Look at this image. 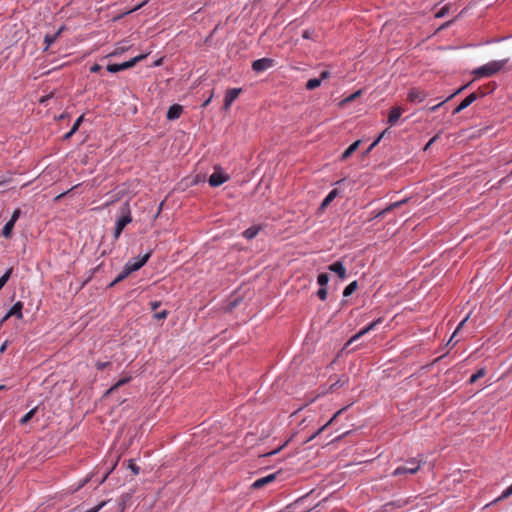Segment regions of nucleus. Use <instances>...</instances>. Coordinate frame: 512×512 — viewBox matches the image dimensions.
<instances>
[{
    "instance_id": "nucleus-11",
    "label": "nucleus",
    "mask_w": 512,
    "mask_h": 512,
    "mask_svg": "<svg viewBox=\"0 0 512 512\" xmlns=\"http://www.w3.org/2000/svg\"><path fill=\"white\" fill-rule=\"evenodd\" d=\"M229 176L225 175L222 172L215 171L210 177H209V185L212 187H218L228 181Z\"/></svg>"
},
{
    "instance_id": "nucleus-48",
    "label": "nucleus",
    "mask_w": 512,
    "mask_h": 512,
    "mask_svg": "<svg viewBox=\"0 0 512 512\" xmlns=\"http://www.w3.org/2000/svg\"><path fill=\"white\" fill-rule=\"evenodd\" d=\"M101 66L99 64H94L90 67V72L91 73H97L101 70Z\"/></svg>"
},
{
    "instance_id": "nucleus-54",
    "label": "nucleus",
    "mask_w": 512,
    "mask_h": 512,
    "mask_svg": "<svg viewBox=\"0 0 512 512\" xmlns=\"http://www.w3.org/2000/svg\"><path fill=\"white\" fill-rule=\"evenodd\" d=\"M359 94H360V91H357L356 93H354V94H352L350 97H348L346 100H347V101H351V100H353L355 97H357Z\"/></svg>"
},
{
    "instance_id": "nucleus-51",
    "label": "nucleus",
    "mask_w": 512,
    "mask_h": 512,
    "mask_svg": "<svg viewBox=\"0 0 512 512\" xmlns=\"http://www.w3.org/2000/svg\"><path fill=\"white\" fill-rule=\"evenodd\" d=\"M150 305H151L152 310H156L160 306V302L154 301V302H151Z\"/></svg>"
},
{
    "instance_id": "nucleus-15",
    "label": "nucleus",
    "mask_w": 512,
    "mask_h": 512,
    "mask_svg": "<svg viewBox=\"0 0 512 512\" xmlns=\"http://www.w3.org/2000/svg\"><path fill=\"white\" fill-rule=\"evenodd\" d=\"M407 202V199H403L401 201H397V202H394V203H391L390 205H388L386 208L382 209L381 211H379L378 213H376L371 219L370 221L374 220V219H377V218H380V217H383L385 216L388 212L402 206L404 203Z\"/></svg>"
},
{
    "instance_id": "nucleus-4",
    "label": "nucleus",
    "mask_w": 512,
    "mask_h": 512,
    "mask_svg": "<svg viewBox=\"0 0 512 512\" xmlns=\"http://www.w3.org/2000/svg\"><path fill=\"white\" fill-rule=\"evenodd\" d=\"M151 254H152V251H149L148 253H146L142 256H137L135 258H132L126 263V265L130 269V271L135 272V271L139 270L140 268H142L146 264V262L151 257Z\"/></svg>"
},
{
    "instance_id": "nucleus-5",
    "label": "nucleus",
    "mask_w": 512,
    "mask_h": 512,
    "mask_svg": "<svg viewBox=\"0 0 512 512\" xmlns=\"http://www.w3.org/2000/svg\"><path fill=\"white\" fill-rule=\"evenodd\" d=\"M410 503V499H397L384 504L380 508V512H394L397 509L403 508Z\"/></svg>"
},
{
    "instance_id": "nucleus-41",
    "label": "nucleus",
    "mask_w": 512,
    "mask_h": 512,
    "mask_svg": "<svg viewBox=\"0 0 512 512\" xmlns=\"http://www.w3.org/2000/svg\"><path fill=\"white\" fill-rule=\"evenodd\" d=\"M317 296L319 297L320 300L324 301L327 299V289L325 287H321L318 291H317Z\"/></svg>"
},
{
    "instance_id": "nucleus-33",
    "label": "nucleus",
    "mask_w": 512,
    "mask_h": 512,
    "mask_svg": "<svg viewBox=\"0 0 512 512\" xmlns=\"http://www.w3.org/2000/svg\"><path fill=\"white\" fill-rule=\"evenodd\" d=\"M317 282L321 287H325L329 282V275L327 273H320L317 277Z\"/></svg>"
},
{
    "instance_id": "nucleus-62",
    "label": "nucleus",
    "mask_w": 512,
    "mask_h": 512,
    "mask_svg": "<svg viewBox=\"0 0 512 512\" xmlns=\"http://www.w3.org/2000/svg\"><path fill=\"white\" fill-rule=\"evenodd\" d=\"M113 203H114V200L109 201V202H107V203L105 204V206H110V205H112Z\"/></svg>"
},
{
    "instance_id": "nucleus-12",
    "label": "nucleus",
    "mask_w": 512,
    "mask_h": 512,
    "mask_svg": "<svg viewBox=\"0 0 512 512\" xmlns=\"http://www.w3.org/2000/svg\"><path fill=\"white\" fill-rule=\"evenodd\" d=\"M478 98V95L473 92L469 94L465 99L461 101V103L453 110L452 114L456 115L466 109L468 106H470L476 99Z\"/></svg>"
},
{
    "instance_id": "nucleus-38",
    "label": "nucleus",
    "mask_w": 512,
    "mask_h": 512,
    "mask_svg": "<svg viewBox=\"0 0 512 512\" xmlns=\"http://www.w3.org/2000/svg\"><path fill=\"white\" fill-rule=\"evenodd\" d=\"M83 119H84V115H81L79 116L76 121L74 122V124L72 125L71 129H72V133H75L78 129H79V126L81 125V123L83 122Z\"/></svg>"
},
{
    "instance_id": "nucleus-9",
    "label": "nucleus",
    "mask_w": 512,
    "mask_h": 512,
    "mask_svg": "<svg viewBox=\"0 0 512 512\" xmlns=\"http://www.w3.org/2000/svg\"><path fill=\"white\" fill-rule=\"evenodd\" d=\"M347 407H343L341 408L340 410H338L333 416L332 418L326 422L324 425H322L316 432H314L310 437H308L304 443H308L310 442L311 440H313L314 438H316L319 434H321L329 425H331L335 420L336 418L344 411L346 410Z\"/></svg>"
},
{
    "instance_id": "nucleus-57",
    "label": "nucleus",
    "mask_w": 512,
    "mask_h": 512,
    "mask_svg": "<svg viewBox=\"0 0 512 512\" xmlns=\"http://www.w3.org/2000/svg\"><path fill=\"white\" fill-rule=\"evenodd\" d=\"M10 317H6V314L4 317L0 320V327L3 325L4 322H6Z\"/></svg>"
},
{
    "instance_id": "nucleus-53",
    "label": "nucleus",
    "mask_w": 512,
    "mask_h": 512,
    "mask_svg": "<svg viewBox=\"0 0 512 512\" xmlns=\"http://www.w3.org/2000/svg\"><path fill=\"white\" fill-rule=\"evenodd\" d=\"M73 134H74V133H72V129H70V131H69V132H67V133L64 135L63 139H64V140H67V139H69Z\"/></svg>"
},
{
    "instance_id": "nucleus-40",
    "label": "nucleus",
    "mask_w": 512,
    "mask_h": 512,
    "mask_svg": "<svg viewBox=\"0 0 512 512\" xmlns=\"http://www.w3.org/2000/svg\"><path fill=\"white\" fill-rule=\"evenodd\" d=\"M449 12V6L448 5H445L443 6L436 14H435V17L436 18H442L444 17L447 13Z\"/></svg>"
},
{
    "instance_id": "nucleus-21",
    "label": "nucleus",
    "mask_w": 512,
    "mask_h": 512,
    "mask_svg": "<svg viewBox=\"0 0 512 512\" xmlns=\"http://www.w3.org/2000/svg\"><path fill=\"white\" fill-rule=\"evenodd\" d=\"M276 478V474H270L266 477H263V478H260L258 480H256L252 487L255 488V489H258V488H262L263 486H265L266 484L272 482L273 480H275Z\"/></svg>"
},
{
    "instance_id": "nucleus-36",
    "label": "nucleus",
    "mask_w": 512,
    "mask_h": 512,
    "mask_svg": "<svg viewBox=\"0 0 512 512\" xmlns=\"http://www.w3.org/2000/svg\"><path fill=\"white\" fill-rule=\"evenodd\" d=\"M121 216L131 215L130 203L125 201L120 207Z\"/></svg>"
},
{
    "instance_id": "nucleus-17",
    "label": "nucleus",
    "mask_w": 512,
    "mask_h": 512,
    "mask_svg": "<svg viewBox=\"0 0 512 512\" xmlns=\"http://www.w3.org/2000/svg\"><path fill=\"white\" fill-rule=\"evenodd\" d=\"M328 269L331 272L336 273L340 279L343 280L346 278V275H347L346 268L344 267V265L341 261H336V262L332 263L331 265L328 266Z\"/></svg>"
},
{
    "instance_id": "nucleus-32",
    "label": "nucleus",
    "mask_w": 512,
    "mask_h": 512,
    "mask_svg": "<svg viewBox=\"0 0 512 512\" xmlns=\"http://www.w3.org/2000/svg\"><path fill=\"white\" fill-rule=\"evenodd\" d=\"M348 382L347 376L340 377L335 383L330 386V390L333 391L336 388L343 387Z\"/></svg>"
},
{
    "instance_id": "nucleus-52",
    "label": "nucleus",
    "mask_w": 512,
    "mask_h": 512,
    "mask_svg": "<svg viewBox=\"0 0 512 512\" xmlns=\"http://www.w3.org/2000/svg\"><path fill=\"white\" fill-rule=\"evenodd\" d=\"M389 129L386 128L385 130L382 131V133L376 138V139H379V141L385 136L386 133H388Z\"/></svg>"
},
{
    "instance_id": "nucleus-49",
    "label": "nucleus",
    "mask_w": 512,
    "mask_h": 512,
    "mask_svg": "<svg viewBox=\"0 0 512 512\" xmlns=\"http://www.w3.org/2000/svg\"><path fill=\"white\" fill-rule=\"evenodd\" d=\"M379 143V139H375L373 143L367 148L365 154H368L372 151V149Z\"/></svg>"
},
{
    "instance_id": "nucleus-13",
    "label": "nucleus",
    "mask_w": 512,
    "mask_h": 512,
    "mask_svg": "<svg viewBox=\"0 0 512 512\" xmlns=\"http://www.w3.org/2000/svg\"><path fill=\"white\" fill-rule=\"evenodd\" d=\"M384 321V319L382 317H379L378 319L372 321L369 325H367L365 328L361 329L357 334H355L349 341L352 342V341H355L357 339H359L360 337H362L363 335H365L366 333H368L369 331L375 329V327L378 325V324H381L382 322Z\"/></svg>"
},
{
    "instance_id": "nucleus-37",
    "label": "nucleus",
    "mask_w": 512,
    "mask_h": 512,
    "mask_svg": "<svg viewBox=\"0 0 512 512\" xmlns=\"http://www.w3.org/2000/svg\"><path fill=\"white\" fill-rule=\"evenodd\" d=\"M511 495H512V484L508 488H506L502 492V494L494 502H498V501H501L503 499H506V498H508Z\"/></svg>"
},
{
    "instance_id": "nucleus-64",
    "label": "nucleus",
    "mask_w": 512,
    "mask_h": 512,
    "mask_svg": "<svg viewBox=\"0 0 512 512\" xmlns=\"http://www.w3.org/2000/svg\"><path fill=\"white\" fill-rule=\"evenodd\" d=\"M5 388V385H0V390H4Z\"/></svg>"
},
{
    "instance_id": "nucleus-26",
    "label": "nucleus",
    "mask_w": 512,
    "mask_h": 512,
    "mask_svg": "<svg viewBox=\"0 0 512 512\" xmlns=\"http://www.w3.org/2000/svg\"><path fill=\"white\" fill-rule=\"evenodd\" d=\"M131 380V377H125L117 381L113 386L110 387V389L107 390L106 394H111L112 392L116 391L118 388L123 386L124 384L128 383Z\"/></svg>"
},
{
    "instance_id": "nucleus-34",
    "label": "nucleus",
    "mask_w": 512,
    "mask_h": 512,
    "mask_svg": "<svg viewBox=\"0 0 512 512\" xmlns=\"http://www.w3.org/2000/svg\"><path fill=\"white\" fill-rule=\"evenodd\" d=\"M12 268H9L1 277H0V290L3 288V286L7 283L9 280L11 274H12Z\"/></svg>"
},
{
    "instance_id": "nucleus-25",
    "label": "nucleus",
    "mask_w": 512,
    "mask_h": 512,
    "mask_svg": "<svg viewBox=\"0 0 512 512\" xmlns=\"http://www.w3.org/2000/svg\"><path fill=\"white\" fill-rule=\"evenodd\" d=\"M468 85H464L462 87H460L458 90H456L453 94H451L450 96H448L445 100L441 101L440 103H438L437 105H434L430 108V111L434 112L436 111L441 105H443L445 102L449 101L451 98H453L455 95H457L458 93L462 92Z\"/></svg>"
},
{
    "instance_id": "nucleus-44",
    "label": "nucleus",
    "mask_w": 512,
    "mask_h": 512,
    "mask_svg": "<svg viewBox=\"0 0 512 512\" xmlns=\"http://www.w3.org/2000/svg\"><path fill=\"white\" fill-rule=\"evenodd\" d=\"M20 215H21V210H20V208H16V209L13 211V213H12V216H11V218H10V221H12V222H14V223H15V222L18 220V218L20 217Z\"/></svg>"
},
{
    "instance_id": "nucleus-7",
    "label": "nucleus",
    "mask_w": 512,
    "mask_h": 512,
    "mask_svg": "<svg viewBox=\"0 0 512 512\" xmlns=\"http://www.w3.org/2000/svg\"><path fill=\"white\" fill-rule=\"evenodd\" d=\"M132 222V216L126 215V216H120L118 220L116 221L115 229H114V239L117 240L124 228L127 224Z\"/></svg>"
},
{
    "instance_id": "nucleus-39",
    "label": "nucleus",
    "mask_w": 512,
    "mask_h": 512,
    "mask_svg": "<svg viewBox=\"0 0 512 512\" xmlns=\"http://www.w3.org/2000/svg\"><path fill=\"white\" fill-rule=\"evenodd\" d=\"M469 319V315H467L457 326L456 330L454 331L452 337L450 338L448 344H450L454 338V336L456 335V333L464 326V324L466 323V321Z\"/></svg>"
},
{
    "instance_id": "nucleus-6",
    "label": "nucleus",
    "mask_w": 512,
    "mask_h": 512,
    "mask_svg": "<svg viewBox=\"0 0 512 512\" xmlns=\"http://www.w3.org/2000/svg\"><path fill=\"white\" fill-rule=\"evenodd\" d=\"M274 66V60L271 58H261L252 62L253 71L259 73Z\"/></svg>"
},
{
    "instance_id": "nucleus-14",
    "label": "nucleus",
    "mask_w": 512,
    "mask_h": 512,
    "mask_svg": "<svg viewBox=\"0 0 512 512\" xmlns=\"http://www.w3.org/2000/svg\"><path fill=\"white\" fill-rule=\"evenodd\" d=\"M402 113H403V109L400 106L392 107L390 109V112H389V115H388L387 123L390 126L396 125L397 122L399 121Z\"/></svg>"
},
{
    "instance_id": "nucleus-47",
    "label": "nucleus",
    "mask_w": 512,
    "mask_h": 512,
    "mask_svg": "<svg viewBox=\"0 0 512 512\" xmlns=\"http://www.w3.org/2000/svg\"><path fill=\"white\" fill-rule=\"evenodd\" d=\"M330 77V72L328 70H324L320 73V77L318 79L324 80Z\"/></svg>"
},
{
    "instance_id": "nucleus-63",
    "label": "nucleus",
    "mask_w": 512,
    "mask_h": 512,
    "mask_svg": "<svg viewBox=\"0 0 512 512\" xmlns=\"http://www.w3.org/2000/svg\"><path fill=\"white\" fill-rule=\"evenodd\" d=\"M144 4H145V2H143L142 4H139V6L135 8V10H137L140 7H142ZM132 11H134V9Z\"/></svg>"
},
{
    "instance_id": "nucleus-30",
    "label": "nucleus",
    "mask_w": 512,
    "mask_h": 512,
    "mask_svg": "<svg viewBox=\"0 0 512 512\" xmlns=\"http://www.w3.org/2000/svg\"><path fill=\"white\" fill-rule=\"evenodd\" d=\"M321 85V79L313 78L306 82L305 88L307 90H314Z\"/></svg>"
},
{
    "instance_id": "nucleus-3",
    "label": "nucleus",
    "mask_w": 512,
    "mask_h": 512,
    "mask_svg": "<svg viewBox=\"0 0 512 512\" xmlns=\"http://www.w3.org/2000/svg\"><path fill=\"white\" fill-rule=\"evenodd\" d=\"M145 57H146L145 54H141L139 56H136V57L130 59L129 61H126V62H123L120 64H109V65H107L106 69L110 73H116V72H119L122 70H126V69L133 67L137 62L144 59Z\"/></svg>"
},
{
    "instance_id": "nucleus-59",
    "label": "nucleus",
    "mask_w": 512,
    "mask_h": 512,
    "mask_svg": "<svg viewBox=\"0 0 512 512\" xmlns=\"http://www.w3.org/2000/svg\"><path fill=\"white\" fill-rule=\"evenodd\" d=\"M347 434L346 433H343L342 435L338 436L337 438L334 439V441H339L340 439H342L345 435Z\"/></svg>"
},
{
    "instance_id": "nucleus-50",
    "label": "nucleus",
    "mask_w": 512,
    "mask_h": 512,
    "mask_svg": "<svg viewBox=\"0 0 512 512\" xmlns=\"http://www.w3.org/2000/svg\"><path fill=\"white\" fill-rule=\"evenodd\" d=\"M311 34L312 32L309 31V30H305L302 34V37L305 38V39H310L311 38Z\"/></svg>"
},
{
    "instance_id": "nucleus-22",
    "label": "nucleus",
    "mask_w": 512,
    "mask_h": 512,
    "mask_svg": "<svg viewBox=\"0 0 512 512\" xmlns=\"http://www.w3.org/2000/svg\"><path fill=\"white\" fill-rule=\"evenodd\" d=\"M132 271L128 268V266L125 264L123 267L122 272L108 285L109 288L115 286L117 283L123 281L126 277H128Z\"/></svg>"
},
{
    "instance_id": "nucleus-16",
    "label": "nucleus",
    "mask_w": 512,
    "mask_h": 512,
    "mask_svg": "<svg viewBox=\"0 0 512 512\" xmlns=\"http://www.w3.org/2000/svg\"><path fill=\"white\" fill-rule=\"evenodd\" d=\"M65 30V26H61L55 33L53 34H46L44 37V51H47L49 47L55 43V41L58 39V37L61 35V33Z\"/></svg>"
},
{
    "instance_id": "nucleus-45",
    "label": "nucleus",
    "mask_w": 512,
    "mask_h": 512,
    "mask_svg": "<svg viewBox=\"0 0 512 512\" xmlns=\"http://www.w3.org/2000/svg\"><path fill=\"white\" fill-rule=\"evenodd\" d=\"M154 317L158 320L165 319L167 317V311L163 310L154 314Z\"/></svg>"
},
{
    "instance_id": "nucleus-29",
    "label": "nucleus",
    "mask_w": 512,
    "mask_h": 512,
    "mask_svg": "<svg viewBox=\"0 0 512 512\" xmlns=\"http://www.w3.org/2000/svg\"><path fill=\"white\" fill-rule=\"evenodd\" d=\"M485 375H486V369L484 367L480 368L476 373L471 375V377L469 379V383L474 384L478 379L484 377Z\"/></svg>"
},
{
    "instance_id": "nucleus-18",
    "label": "nucleus",
    "mask_w": 512,
    "mask_h": 512,
    "mask_svg": "<svg viewBox=\"0 0 512 512\" xmlns=\"http://www.w3.org/2000/svg\"><path fill=\"white\" fill-rule=\"evenodd\" d=\"M22 309H23V303L21 301H18L15 304H13L12 307L8 310V312L6 313V317L15 316L18 319H22L23 318Z\"/></svg>"
},
{
    "instance_id": "nucleus-23",
    "label": "nucleus",
    "mask_w": 512,
    "mask_h": 512,
    "mask_svg": "<svg viewBox=\"0 0 512 512\" xmlns=\"http://www.w3.org/2000/svg\"><path fill=\"white\" fill-rule=\"evenodd\" d=\"M259 231H260V227H258V226H251V227H249L248 229H246L243 232V236L246 239L251 240V239H253V238H255L257 236Z\"/></svg>"
},
{
    "instance_id": "nucleus-61",
    "label": "nucleus",
    "mask_w": 512,
    "mask_h": 512,
    "mask_svg": "<svg viewBox=\"0 0 512 512\" xmlns=\"http://www.w3.org/2000/svg\"><path fill=\"white\" fill-rule=\"evenodd\" d=\"M5 349H6V342L1 346L0 352H4Z\"/></svg>"
},
{
    "instance_id": "nucleus-55",
    "label": "nucleus",
    "mask_w": 512,
    "mask_h": 512,
    "mask_svg": "<svg viewBox=\"0 0 512 512\" xmlns=\"http://www.w3.org/2000/svg\"><path fill=\"white\" fill-rule=\"evenodd\" d=\"M283 446H281L280 448L272 451V452H269L266 454V456H271V455H275L276 453H278L281 449H282Z\"/></svg>"
},
{
    "instance_id": "nucleus-58",
    "label": "nucleus",
    "mask_w": 512,
    "mask_h": 512,
    "mask_svg": "<svg viewBox=\"0 0 512 512\" xmlns=\"http://www.w3.org/2000/svg\"><path fill=\"white\" fill-rule=\"evenodd\" d=\"M88 481H89V478H85V479L83 480V482L78 486V489H79V488H81V487H83L85 484H87V483H88Z\"/></svg>"
},
{
    "instance_id": "nucleus-1",
    "label": "nucleus",
    "mask_w": 512,
    "mask_h": 512,
    "mask_svg": "<svg viewBox=\"0 0 512 512\" xmlns=\"http://www.w3.org/2000/svg\"><path fill=\"white\" fill-rule=\"evenodd\" d=\"M507 62V59L488 62L481 67L475 68L472 74L475 78L491 77L502 70Z\"/></svg>"
},
{
    "instance_id": "nucleus-42",
    "label": "nucleus",
    "mask_w": 512,
    "mask_h": 512,
    "mask_svg": "<svg viewBox=\"0 0 512 512\" xmlns=\"http://www.w3.org/2000/svg\"><path fill=\"white\" fill-rule=\"evenodd\" d=\"M111 365L110 362L97 361L95 367L97 370L102 371Z\"/></svg>"
},
{
    "instance_id": "nucleus-24",
    "label": "nucleus",
    "mask_w": 512,
    "mask_h": 512,
    "mask_svg": "<svg viewBox=\"0 0 512 512\" xmlns=\"http://www.w3.org/2000/svg\"><path fill=\"white\" fill-rule=\"evenodd\" d=\"M337 194V189H333L332 191H330L329 194L322 201L320 208L324 209L325 207H327L334 200Z\"/></svg>"
},
{
    "instance_id": "nucleus-60",
    "label": "nucleus",
    "mask_w": 512,
    "mask_h": 512,
    "mask_svg": "<svg viewBox=\"0 0 512 512\" xmlns=\"http://www.w3.org/2000/svg\"><path fill=\"white\" fill-rule=\"evenodd\" d=\"M210 100H211V97H209L207 100H205L202 106H204V107L207 106L209 104Z\"/></svg>"
},
{
    "instance_id": "nucleus-28",
    "label": "nucleus",
    "mask_w": 512,
    "mask_h": 512,
    "mask_svg": "<svg viewBox=\"0 0 512 512\" xmlns=\"http://www.w3.org/2000/svg\"><path fill=\"white\" fill-rule=\"evenodd\" d=\"M14 225L15 223L10 220L4 225L2 235L5 238H9L11 236Z\"/></svg>"
},
{
    "instance_id": "nucleus-46",
    "label": "nucleus",
    "mask_w": 512,
    "mask_h": 512,
    "mask_svg": "<svg viewBox=\"0 0 512 512\" xmlns=\"http://www.w3.org/2000/svg\"><path fill=\"white\" fill-rule=\"evenodd\" d=\"M437 138H438V135L433 136V137H432V138L427 142V144L425 145V147H424V151L428 150V149H429V147H430V146H431V145H432V144L437 140Z\"/></svg>"
},
{
    "instance_id": "nucleus-27",
    "label": "nucleus",
    "mask_w": 512,
    "mask_h": 512,
    "mask_svg": "<svg viewBox=\"0 0 512 512\" xmlns=\"http://www.w3.org/2000/svg\"><path fill=\"white\" fill-rule=\"evenodd\" d=\"M357 287H358V283H357L356 280L351 282L350 284H348L345 287V289L343 291V296L344 297H349L350 295H352L354 293V291L357 289Z\"/></svg>"
},
{
    "instance_id": "nucleus-10",
    "label": "nucleus",
    "mask_w": 512,
    "mask_h": 512,
    "mask_svg": "<svg viewBox=\"0 0 512 512\" xmlns=\"http://www.w3.org/2000/svg\"><path fill=\"white\" fill-rule=\"evenodd\" d=\"M241 92V88L228 89L224 97V108L229 109L232 103L237 99Z\"/></svg>"
},
{
    "instance_id": "nucleus-35",
    "label": "nucleus",
    "mask_w": 512,
    "mask_h": 512,
    "mask_svg": "<svg viewBox=\"0 0 512 512\" xmlns=\"http://www.w3.org/2000/svg\"><path fill=\"white\" fill-rule=\"evenodd\" d=\"M127 467L131 470L134 475H138L140 473V467L135 463L133 459L128 460Z\"/></svg>"
},
{
    "instance_id": "nucleus-31",
    "label": "nucleus",
    "mask_w": 512,
    "mask_h": 512,
    "mask_svg": "<svg viewBox=\"0 0 512 512\" xmlns=\"http://www.w3.org/2000/svg\"><path fill=\"white\" fill-rule=\"evenodd\" d=\"M37 412V407L31 409L30 411H28L21 419H20V424L21 425H24L26 424L27 422H29L33 416L36 414Z\"/></svg>"
},
{
    "instance_id": "nucleus-56",
    "label": "nucleus",
    "mask_w": 512,
    "mask_h": 512,
    "mask_svg": "<svg viewBox=\"0 0 512 512\" xmlns=\"http://www.w3.org/2000/svg\"><path fill=\"white\" fill-rule=\"evenodd\" d=\"M69 192H70V190H68V191H66V192H63V193L59 194L55 199H56V200H58V199H60V198L64 197V196H65L66 194H68Z\"/></svg>"
},
{
    "instance_id": "nucleus-43",
    "label": "nucleus",
    "mask_w": 512,
    "mask_h": 512,
    "mask_svg": "<svg viewBox=\"0 0 512 512\" xmlns=\"http://www.w3.org/2000/svg\"><path fill=\"white\" fill-rule=\"evenodd\" d=\"M105 504H106V502L102 501L98 505L86 510L85 512H99L105 506Z\"/></svg>"
},
{
    "instance_id": "nucleus-20",
    "label": "nucleus",
    "mask_w": 512,
    "mask_h": 512,
    "mask_svg": "<svg viewBox=\"0 0 512 512\" xmlns=\"http://www.w3.org/2000/svg\"><path fill=\"white\" fill-rule=\"evenodd\" d=\"M361 140L353 142L341 155V160H347L359 147Z\"/></svg>"
},
{
    "instance_id": "nucleus-2",
    "label": "nucleus",
    "mask_w": 512,
    "mask_h": 512,
    "mask_svg": "<svg viewBox=\"0 0 512 512\" xmlns=\"http://www.w3.org/2000/svg\"><path fill=\"white\" fill-rule=\"evenodd\" d=\"M424 463L423 460L418 458H411L408 459L403 466L397 467L393 472L392 476H400L404 474H415L419 471L422 464Z\"/></svg>"
},
{
    "instance_id": "nucleus-19",
    "label": "nucleus",
    "mask_w": 512,
    "mask_h": 512,
    "mask_svg": "<svg viewBox=\"0 0 512 512\" xmlns=\"http://www.w3.org/2000/svg\"><path fill=\"white\" fill-rule=\"evenodd\" d=\"M182 111H183V108L181 105L173 104L172 106L169 107L166 117L169 120L178 119L180 117Z\"/></svg>"
},
{
    "instance_id": "nucleus-8",
    "label": "nucleus",
    "mask_w": 512,
    "mask_h": 512,
    "mask_svg": "<svg viewBox=\"0 0 512 512\" xmlns=\"http://www.w3.org/2000/svg\"><path fill=\"white\" fill-rule=\"evenodd\" d=\"M427 96L428 95L425 91L418 88H413L408 93L407 100L412 103H421L426 99Z\"/></svg>"
}]
</instances>
